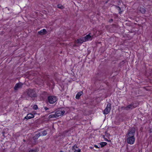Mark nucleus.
Instances as JSON below:
<instances>
[{"label": "nucleus", "mask_w": 152, "mask_h": 152, "mask_svg": "<svg viewBox=\"0 0 152 152\" xmlns=\"http://www.w3.org/2000/svg\"><path fill=\"white\" fill-rule=\"evenodd\" d=\"M90 148L91 149H92L93 148L92 147H90Z\"/></svg>", "instance_id": "nucleus-38"}, {"label": "nucleus", "mask_w": 152, "mask_h": 152, "mask_svg": "<svg viewBox=\"0 0 152 152\" xmlns=\"http://www.w3.org/2000/svg\"><path fill=\"white\" fill-rule=\"evenodd\" d=\"M118 10L119 11V13L121 14L122 13V11L120 7L118 8Z\"/></svg>", "instance_id": "nucleus-25"}, {"label": "nucleus", "mask_w": 152, "mask_h": 152, "mask_svg": "<svg viewBox=\"0 0 152 152\" xmlns=\"http://www.w3.org/2000/svg\"><path fill=\"white\" fill-rule=\"evenodd\" d=\"M47 31L45 29H43L39 31L38 32V34L40 35H43L46 34L47 33Z\"/></svg>", "instance_id": "nucleus-10"}, {"label": "nucleus", "mask_w": 152, "mask_h": 152, "mask_svg": "<svg viewBox=\"0 0 152 152\" xmlns=\"http://www.w3.org/2000/svg\"><path fill=\"white\" fill-rule=\"evenodd\" d=\"M61 115H62L65 113V111L64 110H63L62 111H61Z\"/></svg>", "instance_id": "nucleus-26"}, {"label": "nucleus", "mask_w": 152, "mask_h": 152, "mask_svg": "<svg viewBox=\"0 0 152 152\" xmlns=\"http://www.w3.org/2000/svg\"><path fill=\"white\" fill-rule=\"evenodd\" d=\"M113 20L112 19H111L109 21V22L110 23H111L113 22Z\"/></svg>", "instance_id": "nucleus-29"}, {"label": "nucleus", "mask_w": 152, "mask_h": 152, "mask_svg": "<svg viewBox=\"0 0 152 152\" xmlns=\"http://www.w3.org/2000/svg\"><path fill=\"white\" fill-rule=\"evenodd\" d=\"M57 7L58 8L61 9H63L64 8V7L61 4H59L57 5Z\"/></svg>", "instance_id": "nucleus-20"}, {"label": "nucleus", "mask_w": 152, "mask_h": 152, "mask_svg": "<svg viewBox=\"0 0 152 152\" xmlns=\"http://www.w3.org/2000/svg\"><path fill=\"white\" fill-rule=\"evenodd\" d=\"M78 148V147H77L76 145H75L72 147V150H74L76 149V148Z\"/></svg>", "instance_id": "nucleus-21"}, {"label": "nucleus", "mask_w": 152, "mask_h": 152, "mask_svg": "<svg viewBox=\"0 0 152 152\" xmlns=\"http://www.w3.org/2000/svg\"><path fill=\"white\" fill-rule=\"evenodd\" d=\"M34 115L31 113H28L27 114V116L25 117L24 120H28L30 119L33 118L34 117Z\"/></svg>", "instance_id": "nucleus-7"}, {"label": "nucleus", "mask_w": 152, "mask_h": 152, "mask_svg": "<svg viewBox=\"0 0 152 152\" xmlns=\"http://www.w3.org/2000/svg\"><path fill=\"white\" fill-rule=\"evenodd\" d=\"M83 38L85 42L89 40V39L91 40L92 39L91 36H90L89 34L86 35Z\"/></svg>", "instance_id": "nucleus-11"}, {"label": "nucleus", "mask_w": 152, "mask_h": 152, "mask_svg": "<svg viewBox=\"0 0 152 152\" xmlns=\"http://www.w3.org/2000/svg\"><path fill=\"white\" fill-rule=\"evenodd\" d=\"M61 111L60 110H58L55 113H56V115L58 116H57V117H58L59 116L61 115Z\"/></svg>", "instance_id": "nucleus-16"}, {"label": "nucleus", "mask_w": 152, "mask_h": 152, "mask_svg": "<svg viewBox=\"0 0 152 152\" xmlns=\"http://www.w3.org/2000/svg\"><path fill=\"white\" fill-rule=\"evenodd\" d=\"M136 106L134 103H131L127 106V110L130 109L132 110L133 108H135Z\"/></svg>", "instance_id": "nucleus-9"}, {"label": "nucleus", "mask_w": 152, "mask_h": 152, "mask_svg": "<svg viewBox=\"0 0 152 152\" xmlns=\"http://www.w3.org/2000/svg\"><path fill=\"white\" fill-rule=\"evenodd\" d=\"M107 143L105 142H102L100 143L99 144L101 145V147H103L107 145Z\"/></svg>", "instance_id": "nucleus-17"}, {"label": "nucleus", "mask_w": 152, "mask_h": 152, "mask_svg": "<svg viewBox=\"0 0 152 152\" xmlns=\"http://www.w3.org/2000/svg\"><path fill=\"white\" fill-rule=\"evenodd\" d=\"M121 108L122 109H123L124 110H127V106H126V107L122 106L121 107Z\"/></svg>", "instance_id": "nucleus-24"}, {"label": "nucleus", "mask_w": 152, "mask_h": 152, "mask_svg": "<svg viewBox=\"0 0 152 152\" xmlns=\"http://www.w3.org/2000/svg\"><path fill=\"white\" fill-rule=\"evenodd\" d=\"M4 133V132H3V133Z\"/></svg>", "instance_id": "nucleus-40"}, {"label": "nucleus", "mask_w": 152, "mask_h": 152, "mask_svg": "<svg viewBox=\"0 0 152 152\" xmlns=\"http://www.w3.org/2000/svg\"><path fill=\"white\" fill-rule=\"evenodd\" d=\"M29 152H36L34 150H31L29 151Z\"/></svg>", "instance_id": "nucleus-28"}, {"label": "nucleus", "mask_w": 152, "mask_h": 152, "mask_svg": "<svg viewBox=\"0 0 152 152\" xmlns=\"http://www.w3.org/2000/svg\"><path fill=\"white\" fill-rule=\"evenodd\" d=\"M41 135L42 136H44L46 135L47 134V131L46 130H45L42 132H41Z\"/></svg>", "instance_id": "nucleus-18"}, {"label": "nucleus", "mask_w": 152, "mask_h": 152, "mask_svg": "<svg viewBox=\"0 0 152 152\" xmlns=\"http://www.w3.org/2000/svg\"><path fill=\"white\" fill-rule=\"evenodd\" d=\"M29 142L28 143L31 145H36L37 144V141H36V142L34 143V140H32V139H29L28 140Z\"/></svg>", "instance_id": "nucleus-13"}, {"label": "nucleus", "mask_w": 152, "mask_h": 152, "mask_svg": "<svg viewBox=\"0 0 152 152\" xmlns=\"http://www.w3.org/2000/svg\"><path fill=\"white\" fill-rule=\"evenodd\" d=\"M121 3H120V1H119L118 3V5H119Z\"/></svg>", "instance_id": "nucleus-34"}, {"label": "nucleus", "mask_w": 152, "mask_h": 152, "mask_svg": "<svg viewBox=\"0 0 152 152\" xmlns=\"http://www.w3.org/2000/svg\"><path fill=\"white\" fill-rule=\"evenodd\" d=\"M83 93L82 91L80 92H78L76 94V98L77 99H79L80 98V96L82 95V94Z\"/></svg>", "instance_id": "nucleus-14"}, {"label": "nucleus", "mask_w": 152, "mask_h": 152, "mask_svg": "<svg viewBox=\"0 0 152 152\" xmlns=\"http://www.w3.org/2000/svg\"><path fill=\"white\" fill-rule=\"evenodd\" d=\"M33 109L35 110H37L38 109V107L37 105H34L33 106Z\"/></svg>", "instance_id": "nucleus-22"}, {"label": "nucleus", "mask_w": 152, "mask_h": 152, "mask_svg": "<svg viewBox=\"0 0 152 152\" xmlns=\"http://www.w3.org/2000/svg\"><path fill=\"white\" fill-rule=\"evenodd\" d=\"M60 152H64L62 151H60Z\"/></svg>", "instance_id": "nucleus-39"}, {"label": "nucleus", "mask_w": 152, "mask_h": 152, "mask_svg": "<svg viewBox=\"0 0 152 152\" xmlns=\"http://www.w3.org/2000/svg\"><path fill=\"white\" fill-rule=\"evenodd\" d=\"M49 102L51 104H53L57 101V98L56 96H50L48 97Z\"/></svg>", "instance_id": "nucleus-4"}, {"label": "nucleus", "mask_w": 152, "mask_h": 152, "mask_svg": "<svg viewBox=\"0 0 152 152\" xmlns=\"http://www.w3.org/2000/svg\"><path fill=\"white\" fill-rule=\"evenodd\" d=\"M23 85V83L19 82L16 83L14 87V89L15 91H17L18 89L21 88Z\"/></svg>", "instance_id": "nucleus-6"}, {"label": "nucleus", "mask_w": 152, "mask_h": 152, "mask_svg": "<svg viewBox=\"0 0 152 152\" xmlns=\"http://www.w3.org/2000/svg\"><path fill=\"white\" fill-rule=\"evenodd\" d=\"M41 136V133L40 132H38L37 134H36L35 136H34L32 137L33 140H34V142L35 143L36 141H37V140L38 138Z\"/></svg>", "instance_id": "nucleus-8"}, {"label": "nucleus", "mask_w": 152, "mask_h": 152, "mask_svg": "<svg viewBox=\"0 0 152 152\" xmlns=\"http://www.w3.org/2000/svg\"><path fill=\"white\" fill-rule=\"evenodd\" d=\"M149 133L150 134L152 133V129H151L149 130Z\"/></svg>", "instance_id": "nucleus-27"}, {"label": "nucleus", "mask_w": 152, "mask_h": 152, "mask_svg": "<svg viewBox=\"0 0 152 152\" xmlns=\"http://www.w3.org/2000/svg\"><path fill=\"white\" fill-rule=\"evenodd\" d=\"M23 141L24 142H25L26 141V140L25 139H23Z\"/></svg>", "instance_id": "nucleus-36"}, {"label": "nucleus", "mask_w": 152, "mask_h": 152, "mask_svg": "<svg viewBox=\"0 0 152 152\" xmlns=\"http://www.w3.org/2000/svg\"><path fill=\"white\" fill-rule=\"evenodd\" d=\"M115 7L116 8H118V9L120 8V7H119V6L115 5Z\"/></svg>", "instance_id": "nucleus-33"}, {"label": "nucleus", "mask_w": 152, "mask_h": 152, "mask_svg": "<svg viewBox=\"0 0 152 152\" xmlns=\"http://www.w3.org/2000/svg\"><path fill=\"white\" fill-rule=\"evenodd\" d=\"M57 116H58L56 115V113H55V114H51L50 115L48 116V118H57Z\"/></svg>", "instance_id": "nucleus-15"}, {"label": "nucleus", "mask_w": 152, "mask_h": 152, "mask_svg": "<svg viewBox=\"0 0 152 152\" xmlns=\"http://www.w3.org/2000/svg\"><path fill=\"white\" fill-rule=\"evenodd\" d=\"M111 109V104L110 103H108L103 113L104 114H107L110 112Z\"/></svg>", "instance_id": "nucleus-5"}, {"label": "nucleus", "mask_w": 152, "mask_h": 152, "mask_svg": "<svg viewBox=\"0 0 152 152\" xmlns=\"http://www.w3.org/2000/svg\"><path fill=\"white\" fill-rule=\"evenodd\" d=\"M74 150V152H81V149H78L77 150L75 149Z\"/></svg>", "instance_id": "nucleus-23"}, {"label": "nucleus", "mask_w": 152, "mask_h": 152, "mask_svg": "<svg viewBox=\"0 0 152 152\" xmlns=\"http://www.w3.org/2000/svg\"><path fill=\"white\" fill-rule=\"evenodd\" d=\"M85 42V41H84V39L83 37H82L80 38H79L78 39H77V43H79V44H82V43L83 42Z\"/></svg>", "instance_id": "nucleus-12"}, {"label": "nucleus", "mask_w": 152, "mask_h": 152, "mask_svg": "<svg viewBox=\"0 0 152 152\" xmlns=\"http://www.w3.org/2000/svg\"><path fill=\"white\" fill-rule=\"evenodd\" d=\"M122 62L123 63H124V61H123Z\"/></svg>", "instance_id": "nucleus-37"}, {"label": "nucleus", "mask_w": 152, "mask_h": 152, "mask_svg": "<svg viewBox=\"0 0 152 152\" xmlns=\"http://www.w3.org/2000/svg\"><path fill=\"white\" fill-rule=\"evenodd\" d=\"M109 1V0H108L107 1H106L105 2V4H107V3H108V1Z\"/></svg>", "instance_id": "nucleus-35"}, {"label": "nucleus", "mask_w": 152, "mask_h": 152, "mask_svg": "<svg viewBox=\"0 0 152 152\" xmlns=\"http://www.w3.org/2000/svg\"><path fill=\"white\" fill-rule=\"evenodd\" d=\"M140 11L142 14H144L145 13L146 10L145 9L141 7L140 8Z\"/></svg>", "instance_id": "nucleus-19"}, {"label": "nucleus", "mask_w": 152, "mask_h": 152, "mask_svg": "<svg viewBox=\"0 0 152 152\" xmlns=\"http://www.w3.org/2000/svg\"><path fill=\"white\" fill-rule=\"evenodd\" d=\"M94 146L96 148H100V147H98L97 145H94Z\"/></svg>", "instance_id": "nucleus-31"}, {"label": "nucleus", "mask_w": 152, "mask_h": 152, "mask_svg": "<svg viewBox=\"0 0 152 152\" xmlns=\"http://www.w3.org/2000/svg\"><path fill=\"white\" fill-rule=\"evenodd\" d=\"M44 109L45 110H47L48 109V108L47 107H44Z\"/></svg>", "instance_id": "nucleus-30"}, {"label": "nucleus", "mask_w": 152, "mask_h": 152, "mask_svg": "<svg viewBox=\"0 0 152 152\" xmlns=\"http://www.w3.org/2000/svg\"><path fill=\"white\" fill-rule=\"evenodd\" d=\"M135 132V128L134 127H132L128 131V133L126 136L134 137Z\"/></svg>", "instance_id": "nucleus-2"}, {"label": "nucleus", "mask_w": 152, "mask_h": 152, "mask_svg": "<svg viewBox=\"0 0 152 152\" xmlns=\"http://www.w3.org/2000/svg\"><path fill=\"white\" fill-rule=\"evenodd\" d=\"M35 98L37 97V94L35 91L34 89L28 88L24 93V94L21 96L22 98H26L28 99V97Z\"/></svg>", "instance_id": "nucleus-1"}, {"label": "nucleus", "mask_w": 152, "mask_h": 152, "mask_svg": "<svg viewBox=\"0 0 152 152\" xmlns=\"http://www.w3.org/2000/svg\"><path fill=\"white\" fill-rule=\"evenodd\" d=\"M127 138V141L128 143L130 144H133L135 140L134 137L126 136Z\"/></svg>", "instance_id": "nucleus-3"}, {"label": "nucleus", "mask_w": 152, "mask_h": 152, "mask_svg": "<svg viewBox=\"0 0 152 152\" xmlns=\"http://www.w3.org/2000/svg\"><path fill=\"white\" fill-rule=\"evenodd\" d=\"M105 139V140L106 141H108V142H110V140H108V139H107L106 138H105V139Z\"/></svg>", "instance_id": "nucleus-32"}]
</instances>
